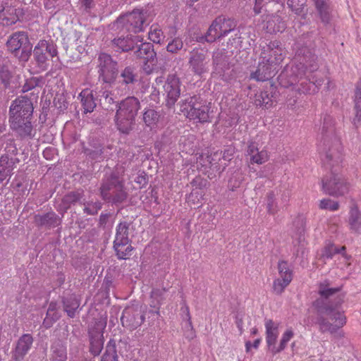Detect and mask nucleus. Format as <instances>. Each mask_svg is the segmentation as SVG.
Listing matches in <instances>:
<instances>
[{"mask_svg": "<svg viewBox=\"0 0 361 361\" xmlns=\"http://www.w3.org/2000/svg\"><path fill=\"white\" fill-rule=\"evenodd\" d=\"M318 150L324 166L329 169H341L344 159V147L334 127L322 130Z\"/></svg>", "mask_w": 361, "mask_h": 361, "instance_id": "obj_1", "label": "nucleus"}, {"mask_svg": "<svg viewBox=\"0 0 361 361\" xmlns=\"http://www.w3.org/2000/svg\"><path fill=\"white\" fill-rule=\"evenodd\" d=\"M33 104L26 96L15 99L9 109V123L11 128L20 137L32 135L33 127L31 119L33 114Z\"/></svg>", "mask_w": 361, "mask_h": 361, "instance_id": "obj_2", "label": "nucleus"}, {"mask_svg": "<svg viewBox=\"0 0 361 361\" xmlns=\"http://www.w3.org/2000/svg\"><path fill=\"white\" fill-rule=\"evenodd\" d=\"M270 50L267 56L263 53L262 61L259 62L257 69L251 73V78L257 81H266L272 78L278 66L284 59V51L279 46L278 42H270Z\"/></svg>", "mask_w": 361, "mask_h": 361, "instance_id": "obj_3", "label": "nucleus"}, {"mask_svg": "<svg viewBox=\"0 0 361 361\" xmlns=\"http://www.w3.org/2000/svg\"><path fill=\"white\" fill-rule=\"evenodd\" d=\"M140 103L135 97H128L117 105L114 122L122 133L128 134L133 128Z\"/></svg>", "mask_w": 361, "mask_h": 361, "instance_id": "obj_4", "label": "nucleus"}, {"mask_svg": "<svg viewBox=\"0 0 361 361\" xmlns=\"http://www.w3.org/2000/svg\"><path fill=\"white\" fill-rule=\"evenodd\" d=\"M330 171L321 180L323 192L332 197H342L349 193L350 183L339 173L340 169H329Z\"/></svg>", "mask_w": 361, "mask_h": 361, "instance_id": "obj_5", "label": "nucleus"}, {"mask_svg": "<svg viewBox=\"0 0 361 361\" xmlns=\"http://www.w3.org/2000/svg\"><path fill=\"white\" fill-rule=\"evenodd\" d=\"M100 190L103 199L113 203H121L127 198L123 181L114 176L102 183Z\"/></svg>", "mask_w": 361, "mask_h": 361, "instance_id": "obj_6", "label": "nucleus"}, {"mask_svg": "<svg viewBox=\"0 0 361 361\" xmlns=\"http://www.w3.org/2000/svg\"><path fill=\"white\" fill-rule=\"evenodd\" d=\"M106 326V317H94L89 326L90 350L98 355L104 345V330Z\"/></svg>", "mask_w": 361, "mask_h": 361, "instance_id": "obj_7", "label": "nucleus"}, {"mask_svg": "<svg viewBox=\"0 0 361 361\" xmlns=\"http://www.w3.org/2000/svg\"><path fill=\"white\" fill-rule=\"evenodd\" d=\"M57 49L51 41L39 40L33 50L34 59L41 71L48 68L50 59L57 55Z\"/></svg>", "mask_w": 361, "mask_h": 361, "instance_id": "obj_8", "label": "nucleus"}, {"mask_svg": "<svg viewBox=\"0 0 361 361\" xmlns=\"http://www.w3.org/2000/svg\"><path fill=\"white\" fill-rule=\"evenodd\" d=\"M8 49L15 55L21 49L20 60L27 61L30 56V40L27 34L23 31L13 33L6 42Z\"/></svg>", "mask_w": 361, "mask_h": 361, "instance_id": "obj_9", "label": "nucleus"}, {"mask_svg": "<svg viewBox=\"0 0 361 361\" xmlns=\"http://www.w3.org/2000/svg\"><path fill=\"white\" fill-rule=\"evenodd\" d=\"M211 103L207 104L192 98L183 112L188 118L199 123L209 122V109Z\"/></svg>", "mask_w": 361, "mask_h": 361, "instance_id": "obj_10", "label": "nucleus"}, {"mask_svg": "<svg viewBox=\"0 0 361 361\" xmlns=\"http://www.w3.org/2000/svg\"><path fill=\"white\" fill-rule=\"evenodd\" d=\"M99 78L106 83H112L118 75L117 63L107 54L102 53L98 58Z\"/></svg>", "mask_w": 361, "mask_h": 361, "instance_id": "obj_11", "label": "nucleus"}, {"mask_svg": "<svg viewBox=\"0 0 361 361\" xmlns=\"http://www.w3.org/2000/svg\"><path fill=\"white\" fill-rule=\"evenodd\" d=\"M277 269L279 276L273 282V291L276 295H281L291 283L293 271L288 262L284 260L278 262Z\"/></svg>", "mask_w": 361, "mask_h": 361, "instance_id": "obj_12", "label": "nucleus"}, {"mask_svg": "<svg viewBox=\"0 0 361 361\" xmlns=\"http://www.w3.org/2000/svg\"><path fill=\"white\" fill-rule=\"evenodd\" d=\"M235 26L236 23L234 20L218 17L214 20L208 30L207 40L212 41L224 37L231 31L233 30Z\"/></svg>", "mask_w": 361, "mask_h": 361, "instance_id": "obj_13", "label": "nucleus"}, {"mask_svg": "<svg viewBox=\"0 0 361 361\" xmlns=\"http://www.w3.org/2000/svg\"><path fill=\"white\" fill-rule=\"evenodd\" d=\"M135 54L136 57L144 59L143 69L147 74L151 73L157 63V54L153 46L150 43H142Z\"/></svg>", "mask_w": 361, "mask_h": 361, "instance_id": "obj_14", "label": "nucleus"}, {"mask_svg": "<svg viewBox=\"0 0 361 361\" xmlns=\"http://www.w3.org/2000/svg\"><path fill=\"white\" fill-rule=\"evenodd\" d=\"M164 94L166 95V102L169 106H173L180 94V82L175 75H168L163 86Z\"/></svg>", "mask_w": 361, "mask_h": 361, "instance_id": "obj_15", "label": "nucleus"}, {"mask_svg": "<svg viewBox=\"0 0 361 361\" xmlns=\"http://www.w3.org/2000/svg\"><path fill=\"white\" fill-rule=\"evenodd\" d=\"M209 60L202 51L193 49L190 53L189 63L192 71L197 75H202L208 70Z\"/></svg>", "mask_w": 361, "mask_h": 361, "instance_id": "obj_16", "label": "nucleus"}, {"mask_svg": "<svg viewBox=\"0 0 361 361\" xmlns=\"http://www.w3.org/2000/svg\"><path fill=\"white\" fill-rule=\"evenodd\" d=\"M126 18L129 32L138 33L143 30V24L145 21V13L137 9L128 14Z\"/></svg>", "mask_w": 361, "mask_h": 361, "instance_id": "obj_17", "label": "nucleus"}, {"mask_svg": "<svg viewBox=\"0 0 361 361\" xmlns=\"http://www.w3.org/2000/svg\"><path fill=\"white\" fill-rule=\"evenodd\" d=\"M264 325L266 328V342L269 350L271 352L279 335V323L272 319H266Z\"/></svg>", "mask_w": 361, "mask_h": 361, "instance_id": "obj_18", "label": "nucleus"}, {"mask_svg": "<svg viewBox=\"0 0 361 361\" xmlns=\"http://www.w3.org/2000/svg\"><path fill=\"white\" fill-rule=\"evenodd\" d=\"M320 329L322 331L336 332L346 323V317H320Z\"/></svg>", "mask_w": 361, "mask_h": 361, "instance_id": "obj_19", "label": "nucleus"}, {"mask_svg": "<svg viewBox=\"0 0 361 361\" xmlns=\"http://www.w3.org/2000/svg\"><path fill=\"white\" fill-rule=\"evenodd\" d=\"M247 152L252 164H262L269 159L268 152L265 149L259 151L255 142H250L249 144Z\"/></svg>", "mask_w": 361, "mask_h": 361, "instance_id": "obj_20", "label": "nucleus"}, {"mask_svg": "<svg viewBox=\"0 0 361 361\" xmlns=\"http://www.w3.org/2000/svg\"><path fill=\"white\" fill-rule=\"evenodd\" d=\"M32 337L30 334H24L18 340L13 359L16 361H20L23 359L25 355L27 354L32 344Z\"/></svg>", "mask_w": 361, "mask_h": 361, "instance_id": "obj_21", "label": "nucleus"}, {"mask_svg": "<svg viewBox=\"0 0 361 361\" xmlns=\"http://www.w3.org/2000/svg\"><path fill=\"white\" fill-rule=\"evenodd\" d=\"M143 37L140 35L133 36L128 35L126 37H118L113 40L114 45L118 47L123 51H128L133 49L134 44L137 42H142Z\"/></svg>", "mask_w": 361, "mask_h": 361, "instance_id": "obj_22", "label": "nucleus"}, {"mask_svg": "<svg viewBox=\"0 0 361 361\" xmlns=\"http://www.w3.org/2000/svg\"><path fill=\"white\" fill-rule=\"evenodd\" d=\"M348 224L350 230L354 233H361V213L356 204L350 207Z\"/></svg>", "mask_w": 361, "mask_h": 361, "instance_id": "obj_23", "label": "nucleus"}, {"mask_svg": "<svg viewBox=\"0 0 361 361\" xmlns=\"http://www.w3.org/2000/svg\"><path fill=\"white\" fill-rule=\"evenodd\" d=\"M80 102L85 114L91 113L96 107V102L92 91L89 89L83 90L80 94Z\"/></svg>", "mask_w": 361, "mask_h": 361, "instance_id": "obj_24", "label": "nucleus"}, {"mask_svg": "<svg viewBox=\"0 0 361 361\" xmlns=\"http://www.w3.org/2000/svg\"><path fill=\"white\" fill-rule=\"evenodd\" d=\"M35 221L39 226L56 227L61 224V219L54 212H49L44 215H36Z\"/></svg>", "mask_w": 361, "mask_h": 361, "instance_id": "obj_25", "label": "nucleus"}, {"mask_svg": "<svg viewBox=\"0 0 361 361\" xmlns=\"http://www.w3.org/2000/svg\"><path fill=\"white\" fill-rule=\"evenodd\" d=\"M15 163V161L10 159L7 155H2L0 157V182L11 176Z\"/></svg>", "mask_w": 361, "mask_h": 361, "instance_id": "obj_26", "label": "nucleus"}, {"mask_svg": "<svg viewBox=\"0 0 361 361\" xmlns=\"http://www.w3.org/2000/svg\"><path fill=\"white\" fill-rule=\"evenodd\" d=\"M129 226L130 224L127 221H123L118 224L116 229V236L114 243H130L128 237Z\"/></svg>", "mask_w": 361, "mask_h": 361, "instance_id": "obj_27", "label": "nucleus"}, {"mask_svg": "<svg viewBox=\"0 0 361 361\" xmlns=\"http://www.w3.org/2000/svg\"><path fill=\"white\" fill-rule=\"evenodd\" d=\"M16 11L14 7L7 5L4 13L0 14V22L6 25H11L16 23L18 20Z\"/></svg>", "mask_w": 361, "mask_h": 361, "instance_id": "obj_28", "label": "nucleus"}, {"mask_svg": "<svg viewBox=\"0 0 361 361\" xmlns=\"http://www.w3.org/2000/svg\"><path fill=\"white\" fill-rule=\"evenodd\" d=\"M286 25L279 16H273L267 23V30L270 33L283 32Z\"/></svg>", "mask_w": 361, "mask_h": 361, "instance_id": "obj_29", "label": "nucleus"}, {"mask_svg": "<svg viewBox=\"0 0 361 361\" xmlns=\"http://www.w3.org/2000/svg\"><path fill=\"white\" fill-rule=\"evenodd\" d=\"M315 7L319 13L322 21L328 23L330 20V14L329 11V0H312Z\"/></svg>", "mask_w": 361, "mask_h": 361, "instance_id": "obj_30", "label": "nucleus"}, {"mask_svg": "<svg viewBox=\"0 0 361 361\" xmlns=\"http://www.w3.org/2000/svg\"><path fill=\"white\" fill-rule=\"evenodd\" d=\"M355 118L354 123H361V82L357 83L354 97Z\"/></svg>", "mask_w": 361, "mask_h": 361, "instance_id": "obj_31", "label": "nucleus"}, {"mask_svg": "<svg viewBox=\"0 0 361 361\" xmlns=\"http://www.w3.org/2000/svg\"><path fill=\"white\" fill-rule=\"evenodd\" d=\"M159 117V113L152 109H146L143 113V121L151 129L157 126Z\"/></svg>", "mask_w": 361, "mask_h": 361, "instance_id": "obj_32", "label": "nucleus"}, {"mask_svg": "<svg viewBox=\"0 0 361 361\" xmlns=\"http://www.w3.org/2000/svg\"><path fill=\"white\" fill-rule=\"evenodd\" d=\"M114 247L118 257L123 259L128 258L133 250L130 243H114Z\"/></svg>", "mask_w": 361, "mask_h": 361, "instance_id": "obj_33", "label": "nucleus"}, {"mask_svg": "<svg viewBox=\"0 0 361 361\" xmlns=\"http://www.w3.org/2000/svg\"><path fill=\"white\" fill-rule=\"evenodd\" d=\"M345 246L338 248L333 244L328 245L322 250V257L326 259H331L334 255L341 253L345 258L348 259L350 257L345 253Z\"/></svg>", "mask_w": 361, "mask_h": 361, "instance_id": "obj_34", "label": "nucleus"}, {"mask_svg": "<svg viewBox=\"0 0 361 361\" xmlns=\"http://www.w3.org/2000/svg\"><path fill=\"white\" fill-rule=\"evenodd\" d=\"M52 361H66V347L58 342L52 345Z\"/></svg>", "mask_w": 361, "mask_h": 361, "instance_id": "obj_35", "label": "nucleus"}, {"mask_svg": "<svg viewBox=\"0 0 361 361\" xmlns=\"http://www.w3.org/2000/svg\"><path fill=\"white\" fill-rule=\"evenodd\" d=\"M294 333L292 329H287L282 335V337L280 341V343L279 345L275 344L274 347H273V350L271 353L273 354H277L285 349L287 343L290 341V340L293 337Z\"/></svg>", "mask_w": 361, "mask_h": 361, "instance_id": "obj_36", "label": "nucleus"}, {"mask_svg": "<svg viewBox=\"0 0 361 361\" xmlns=\"http://www.w3.org/2000/svg\"><path fill=\"white\" fill-rule=\"evenodd\" d=\"M254 103L256 106H264L268 109L272 106V99L267 92L261 91L255 94Z\"/></svg>", "mask_w": 361, "mask_h": 361, "instance_id": "obj_37", "label": "nucleus"}, {"mask_svg": "<svg viewBox=\"0 0 361 361\" xmlns=\"http://www.w3.org/2000/svg\"><path fill=\"white\" fill-rule=\"evenodd\" d=\"M148 38L150 41L157 44H159L164 39V32L158 25H152L150 27Z\"/></svg>", "mask_w": 361, "mask_h": 361, "instance_id": "obj_38", "label": "nucleus"}, {"mask_svg": "<svg viewBox=\"0 0 361 361\" xmlns=\"http://www.w3.org/2000/svg\"><path fill=\"white\" fill-rule=\"evenodd\" d=\"M143 321L144 317H121L122 325L130 330H133L140 326Z\"/></svg>", "mask_w": 361, "mask_h": 361, "instance_id": "obj_39", "label": "nucleus"}, {"mask_svg": "<svg viewBox=\"0 0 361 361\" xmlns=\"http://www.w3.org/2000/svg\"><path fill=\"white\" fill-rule=\"evenodd\" d=\"M102 361H118L115 343H111V341H109L102 357Z\"/></svg>", "mask_w": 361, "mask_h": 361, "instance_id": "obj_40", "label": "nucleus"}, {"mask_svg": "<svg viewBox=\"0 0 361 361\" xmlns=\"http://www.w3.org/2000/svg\"><path fill=\"white\" fill-rule=\"evenodd\" d=\"M64 310L68 316H72L79 307L78 301L74 298H66L63 301Z\"/></svg>", "mask_w": 361, "mask_h": 361, "instance_id": "obj_41", "label": "nucleus"}, {"mask_svg": "<svg viewBox=\"0 0 361 361\" xmlns=\"http://www.w3.org/2000/svg\"><path fill=\"white\" fill-rule=\"evenodd\" d=\"M319 207L321 209H327L331 212H336L339 209L338 202L329 198H324L319 201Z\"/></svg>", "mask_w": 361, "mask_h": 361, "instance_id": "obj_42", "label": "nucleus"}, {"mask_svg": "<svg viewBox=\"0 0 361 361\" xmlns=\"http://www.w3.org/2000/svg\"><path fill=\"white\" fill-rule=\"evenodd\" d=\"M340 288H329L326 282L321 283L319 286V294L324 298H328L329 296L340 291Z\"/></svg>", "mask_w": 361, "mask_h": 361, "instance_id": "obj_43", "label": "nucleus"}, {"mask_svg": "<svg viewBox=\"0 0 361 361\" xmlns=\"http://www.w3.org/2000/svg\"><path fill=\"white\" fill-rule=\"evenodd\" d=\"M183 47V42L179 37H176L169 42L166 46V50L172 54L178 53Z\"/></svg>", "mask_w": 361, "mask_h": 361, "instance_id": "obj_44", "label": "nucleus"}, {"mask_svg": "<svg viewBox=\"0 0 361 361\" xmlns=\"http://www.w3.org/2000/svg\"><path fill=\"white\" fill-rule=\"evenodd\" d=\"M306 1L307 0H288L287 4L293 11L299 15L302 12Z\"/></svg>", "mask_w": 361, "mask_h": 361, "instance_id": "obj_45", "label": "nucleus"}, {"mask_svg": "<svg viewBox=\"0 0 361 361\" xmlns=\"http://www.w3.org/2000/svg\"><path fill=\"white\" fill-rule=\"evenodd\" d=\"M121 77L123 83L128 85L135 81V74L130 67H126L121 73Z\"/></svg>", "mask_w": 361, "mask_h": 361, "instance_id": "obj_46", "label": "nucleus"}, {"mask_svg": "<svg viewBox=\"0 0 361 361\" xmlns=\"http://www.w3.org/2000/svg\"><path fill=\"white\" fill-rule=\"evenodd\" d=\"M81 197L80 193L78 192H71L63 198V203L64 209H67L70 207L71 204L78 201Z\"/></svg>", "mask_w": 361, "mask_h": 361, "instance_id": "obj_47", "label": "nucleus"}, {"mask_svg": "<svg viewBox=\"0 0 361 361\" xmlns=\"http://www.w3.org/2000/svg\"><path fill=\"white\" fill-rule=\"evenodd\" d=\"M305 66L307 72L313 73L318 69L317 57L310 55L308 59H305Z\"/></svg>", "mask_w": 361, "mask_h": 361, "instance_id": "obj_48", "label": "nucleus"}, {"mask_svg": "<svg viewBox=\"0 0 361 361\" xmlns=\"http://www.w3.org/2000/svg\"><path fill=\"white\" fill-rule=\"evenodd\" d=\"M267 212L269 214H274L278 211L277 204L275 202L273 192H270L267 195Z\"/></svg>", "mask_w": 361, "mask_h": 361, "instance_id": "obj_49", "label": "nucleus"}, {"mask_svg": "<svg viewBox=\"0 0 361 361\" xmlns=\"http://www.w3.org/2000/svg\"><path fill=\"white\" fill-rule=\"evenodd\" d=\"M39 80L37 78H30L26 80L25 84L22 87V91L23 92H27L39 85Z\"/></svg>", "mask_w": 361, "mask_h": 361, "instance_id": "obj_50", "label": "nucleus"}, {"mask_svg": "<svg viewBox=\"0 0 361 361\" xmlns=\"http://www.w3.org/2000/svg\"><path fill=\"white\" fill-rule=\"evenodd\" d=\"M243 180V178L242 173L240 172L235 173V176L232 177L229 181V183L232 187V190H233L234 189L239 188Z\"/></svg>", "mask_w": 361, "mask_h": 361, "instance_id": "obj_51", "label": "nucleus"}, {"mask_svg": "<svg viewBox=\"0 0 361 361\" xmlns=\"http://www.w3.org/2000/svg\"><path fill=\"white\" fill-rule=\"evenodd\" d=\"M101 209V204L99 202H95L93 204H88L85 206L84 211L87 214L94 215L97 213L98 210Z\"/></svg>", "mask_w": 361, "mask_h": 361, "instance_id": "obj_52", "label": "nucleus"}, {"mask_svg": "<svg viewBox=\"0 0 361 361\" xmlns=\"http://www.w3.org/2000/svg\"><path fill=\"white\" fill-rule=\"evenodd\" d=\"M185 328L187 329V331L185 333V336L188 339H192L195 334L191 326L190 317L185 322Z\"/></svg>", "mask_w": 361, "mask_h": 361, "instance_id": "obj_53", "label": "nucleus"}, {"mask_svg": "<svg viewBox=\"0 0 361 361\" xmlns=\"http://www.w3.org/2000/svg\"><path fill=\"white\" fill-rule=\"evenodd\" d=\"M323 300L318 299L314 302V306L317 308L318 311L321 313H331L333 310L327 307H322L320 305L322 304Z\"/></svg>", "mask_w": 361, "mask_h": 361, "instance_id": "obj_54", "label": "nucleus"}, {"mask_svg": "<svg viewBox=\"0 0 361 361\" xmlns=\"http://www.w3.org/2000/svg\"><path fill=\"white\" fill-rule=\"evenodd\" d=\"M0 76L2 80V82L6 84L8 83L10 78H11V74L7 69L2 68V69L0 71Z\"/></svg>", "mask_w": 361, "mask_h": 361, "instance_id": "obj_55", "label": "nucleus"}, {"mask_svg": "<svg viewBox=\"0 0 361 361\" xmlns=\"http://www.w3.org/2000/svg\"><path fill=\"white\" fill-rule=\"evenodd\" d=\"M109 217L110 214H102L99 216V225L101 226L105 227L107 224Z\"/></svg>", "mask_w": 361, "mask_h": 361, "instance_id": "obj_56", "label": "nucleus"}, {"mask_svg": "<svg viewBox=\"0 0 361 361\" xmlns=\"http://www.w3.org/2000/svg\"><path fill=\"white\" fill-rule=\"evenodd\" d=\"M82 6L86 11H89L94 6L93 0H82Z\"/></svg>", "mask_w": 361, "mask_h": 361, "instance_id": "obj_57", "label": "nucleus"}, {"mask_svg": "<svg viewBox=\"0 0 361 361\" xmlns=\"http://www.w3.org/2000/svg\"><path fill=\"white\" fill-rule=\"evenodd\" d=\"M164 293V290H155L152 292V298L156 299L158 301V304L160 303L159 298L162 299V294Z\"/></svg>", "mask_w": 361, "mask_h": 361, "instance_id": "obj_58", "label": "nucleus"}, {"mask_svg": "<svg viewBox=\"0 0 361 361\" xmlns=\"http://www.w3.org/2000/svg\"><path fill=\"white\" fill-rule=\"evenodd\" d=\"M263 0H255V5L254 6V11L255 14H259L261 12V4Z\"/></svg>", "mask_w": 361, "mask_h": 361, "instance_id": "obj_59", "label": "nucleus"}, {"mask_svg": "<svg viewBox=\"0 0 361 361\" xmlns=\"http://www.w3.org/2000/svg\"><path fill=\"white\" fill-rule=\"evenodd\" d=\"M233 149L230 148L227 150H225L224 152V155H223V157L224 159H231L230 157L232 156L233 154Z\"/></svg>", "mask_w": 361, "mask_h": 361, "instance_id": "obj_60", "label": "nucleus"}, {"mask_svg": "<svg viewBox=\"0 0 361 361\" xmlns=\"http://www.w3.org/2000/svg\"><path fill=\"white\" fill-rule=\"evenodd\" d=\"M53 319L54 317H45L43 322V325L47 328L49 327L51 324L54 322Z\"/></svg>", "mask_w": 361, "mask_h": 361, "instance_id": "obj_61", "label": "nucleus"}, {"mask_svg": "<svg viewBox=\"0 0 361 361\" xmlns=\"http://www.w3.org/2000/svg\"><path fill=\"white\" fill-rule=\"evenodd\" d=\"M307 78H308L310 82L313 83V85H315V87H317L319 85H321L322 84L321 80H314L313 77L310 78L309 75H307Z\"/></svg>", "mask_w": 361, "mask_h": 361, "instance_id": "obj_62", "label": "nucleus"}, {"mask_svg": "<svg viewBox=\"0 0 361 361\" xmlns=\"http://www.w3.org/2000/svg\"><path fill=\"white\" fill-rule=\"evenodd\" d=\"M56 304L54 302H51L49 304V308L47 310V316H49L51 314V312L56 309Z\"/></svg>", "mask_w": 361, "mask_h": 361, "instance_id": "obj_63", "label": "nucleus"}, {"mask_svg": "<svg viewBox=\"0 0 361 361\" xmlns=\"http://www.w3.org/2000/svg\"><path fill=\"white\" fill-rule=\"evenodd\" d=\"M135 182L136 183H138L140 184H146L147 183V180H146V178L143 176H137V179L135 180Z\"/></svg>", "mask_w": 361, "mask_h": 361, "instance_id": "obj_64", "label": "nucleus"}]
</instances>
